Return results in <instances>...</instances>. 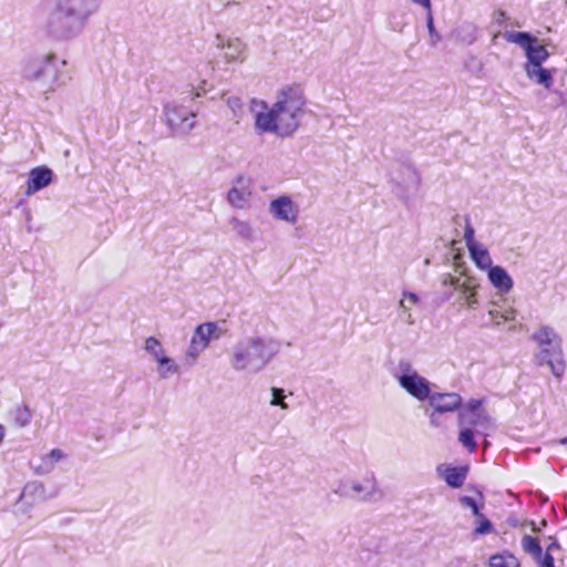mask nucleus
<instances>
[{"instance_id":"obj_6","label":"nucleus","mask_w":567,"mask_h":567,"mask_svg":"<svg viewBox=\"0 0 567 567\" xmlns=\"http://www.w3.org/2000/svg\"><path fill=\"white\" fill-rule=\"evenodd\" d=\"M395 378L400 386L419 401L429 400L432 394L431 382L419 374L406 360L399 361Z\"/></svg>"},{"instance_id":"obj_7","label":"nucleus","mask_w":567,"mask_h":567,"mask_svg":"<svg viewBox=\"0 0 567 567\" xmlns=\"http://www.w3.org/2000/svg\"><path fill=\"white\" fill-rule=\"evenodd\" d=\"M504 39L509 43L519 45L526 54L527 63L525 65H542L548 58L549 52L542 45L538 39L528 32L506 31Z\"/></svg>"},{"instance_id":"obj_1","label":"nucleus","mask_w":567,"mask_h":567,"mask_svg":"<svg viewBox=\"0 0 567 567\" xmlns=\"http://www.w3.org/2000/svg\"><path fill=\"white\" fill-rule=\"evenodd\" d=\"M305 105L303 90L299 85L286 86L278 92L271 109L257 113L256 128L280 137L291 136L300 126Z\"/></svg>"},{"instance_id":"obj_14","label":"nucleus","mask_w":567,"mask_h":567,"mask_svg":"<svg viewBox=\"0 0 567 567\" xmlns=\"http://www.w3.org/2000/svg\"><path fill=\"white\" fill-rule=\"evenodd\" d=\"M54 173L45 165L32 168L28 174L24 195L30 197L53 182Z\"/></svg>"},{"instance_id":"obj_47","label":"nucleus","mask_w":567,"mask_h":567,"mask_svg":"<svg viewBox=\"0 0 567 567\" xmlns=\"http://www.w3.org/2000/svg\"><path fill=\"white\" fill-rule=\"evenodd\" d=\"M445 288H446V290L444 292V296H445V299L449 300L454 293H456V291H454L453 288L450 286H447Z\"/></svg>"},{"instance_id":"obj_5","label":"nucleus","mask_w":567,"mask_h":567,"mask_svg":"<svg viewBox=\"0 0 567 567\" xmlns=\"http://www.w3.org/2000/svg\"><path fill=\"white\" fill-rule=\"evenodd\" d=\"M58 63L53 53L29 58L24 61L22 76L28 81L40 82L45 91H53L59 82Z\"/></svg>"},{"instance_id":"obj_48","label":"nucleus","mask_w":567,"mask_h":567,"mask_svg":"<svg viewBox=\"0 0 567 567\" xmlns=\"http://www.w3.org/2000/svg\"><path fill=\"white\" fill-rule=\"evenodd\" d=\"M504 19H505V12L504 11L497 12L496 22L501 23Z\"/></svg>"},{"instance_id":"obj_9","label":"nucleus","mask_w":567,"mask_h":567,"mask_svg":"<svg viewBox=\"0 0 567 567\" xmlns=\"http://www.w3.org/2000/svg\"><path fill=\"white\" fill-rule=\"evenodd\" d=\"M220 336L221 329L216 322H205L197 326L185 353L186 362L189 365L194 364L200 353L209 346L210 340H217Z\"/></svg>"},{"instance_id":"obj_27","label":"nucleus","mask_w":567,"mask_h":567,"mask_svg":"<svg viewBox=\"0 0 567 567\" xmlns=\"http://www.w3.org/2000/svg\"><path fill=\"white\" fill-rule=\"evenodd\" d=\"M491 567H519L518 559L511 553L495 554L489 558Z\"/></svg>"},{"instance_id":"obj_32","label":"nucleus","mask_w":567,"mask_h":567,"mask_svg":"<svg viewBox=\"0 0 567 567\" xmlns=\"http://www.w3.org/2000/svg\"><path fill=\"white\" fill-rule=\"evenodd\" d=\"M488 423V417L484 413V411L476 412L473 416H468L467 419H460V424H468L472 426H483Z\"/></svg>"},{"instance_id":"obj_49","label":"nucleus","mask_w":567,"mask_h":567,"mask_svg":"<svg viewBox=\"0 0 567 567\" xmlns=\"http://www.w3.org/2000/svg\"><path fill=\"white\" fill-rule=\"evenodd\" d=\"M4 439V427L0 424V444L2 443Z\"/></svg>"},{"instance_id":"obj_33","label":"nucleus","mask_w":567,"mask_h":567,"mask_svg":"<svg viewBox=\"0 0 567 567\" xmlns=\"http://www.w3.org/2000/svg\"><path fill=\"white\" fill-rule=\"evenodd\" d=\"M458 441L464 447L473 452L476 450V442L474 441V432L471 429H464L460 432Z\"/></svg>"},{"instance_id":"obj_2","label":"nucleus","mask_w":567,"mask_h":567,"mask_svg":"<svg viewBox=\"0 0 567 567\" xmlns=\"http://www.w3.org/2000/svg\"><path fill=\"white\" fill-rule=\"evenodd\" d=\"M280 342L265 336H250L239 340L231 349L229 364L238 372L258 373L279 353Z\"/></svg>"},{"instance_id":"obj_15","label":"nucleus","mask_w":567,"mask_h":567,"mask_svg":"<svg viewBox=\"0 0 567 567\" xmlns=\"http://www.w3.org/2000/svg\"><path fill=\"white\" fill-rule=\"evenodd\" d=\"M269 213L279 220L295 224L298 218V206L289 196H280L270 202Z\"/></svg>"},{"instance_id":"obj_53","label":"nucleus","mask_w":567,"mask_h":567,"mask_svg":"<svg viewBox=\"0 0 567 567\" xmlns=\"http://www.w3.org/2000/svg\"><path fill=\"white\" fill-rule=\"evenodd\" d=\"M560 442L561 444H567V437L563 439Z\"/></svg>"},{"instance_id":"obj_18","label":"nucleus","mask_w":567,"mask_h":567,"mask_svg":"<svg viewBox=\"0 0 567 567\" xmlns=\"http://www.w3.org/2000/svg\"><path fill=\"white\" fill-rule=\"evenodd\" d=\"M251 192L248 186V181L244 177H238L236 184L230 188L227 194L229 204L236 208H244L249 198Z\"/></svg>"},{"instance_id":"obj_23","label":"nucleus","mask_w":567,"mask_h":567,"mask_svg":"<svg viewBox=\"0 0 567 567\" xmlns=\"http://www.w3.org/2000/svg\"><path fill=\"white\" fill-rule=\"evenodd\" d=\"M229 225L236 235L244 240H252L255 237V229L247 220H241L236 217L229 219Z\"/></svg>"},{"instance_id":"obj_34","label":"nucleus","mask_w":567,"mask_h":567,"mask_svg":"<svg viewBox=\"0 0 567 567\" xmlns=\"http://www.w3.org/2000/svg\"><path fill=\"white\" fill-rule=\"evenodd\" d=\"M426 28L430 35V44L435 47L442 38L434 27V18L432 12H426Z\"/></svg>"},{"instance_id":"obj_13","label":"nucleus","mask_w":567,"mask_h":567,"mask_svg":"<svg viewBox=\"0 0 567 567\" xmlns=\"http://www.w3.org/2000/svg\"><path fill=\"white\" fill-rule=\"evenodd\" d=\"M522 549L530 556L537 567H555L553 554L543 553L539 539L530 535H524L520 542Z\"/></svg>"},{"instance_id":"obj_38","label":"nucleus","mask_w":567,"mask_h":567,"mask_svg":"<svg viewBox=\"0 0 567 567\" xmlns=\"http://www.w3.org/2000/svg\"><path fill=\"white\" fill-rule=\"evenodd\" d=\"M458 502L460 504L463 506V507H467V508H471L472 509V513L478 517V516H482V513H481V506L476 503V501L471 497V496H461L458 498Z\"/></svg>"},{"instance_id":"obj_28","label":"nucleus","mask_w":567,"mask_h":567,"mask_svg":"<svg viewBox=\"0 0 567 567\" xmlns=\"http://www.w3.org/2000/svg\"><path fill=\"white\" fill-rule=\"evenodd\" d=\"M13 422L18 427H25L30 424L32 412L27 404L18 405L12 410Z\"/></svg>"},{"instance_id":"obj_19","label":"nucleus","mask_w":567,"mask_h":567,"mask_svg":"<svg viewBox=\"0 0 567 567\" xmlns=\"http://www.w3.org/2000/svg\"><path fill=\"white\" fill-rule=\"evenodd\" d=\"M491 284L502 293H507L513 288V280L508 272L501 266H493L488 269Z\"/></svg>"},{"instance_id":"obj_4","label":"nucleus","mask_w":567,"mask_h":567,"mask_svg":"<svg viewBox=\"0 0 567 567\" xmlns=\"http://www.w3.org/2000/svg\"><path fill=\"white\" fill-rule=\"evenodd\" d=\"M532 339L540 348L535 354L537 363L548 365L551 373L560 378L565 373L566 365L559 336L551 327L543 326L533 333Z\"/></svg>"},{"instance_id":"obj_30","label":"nucleus","mask_w":567,"mask_h":567,"mask_svg":"<svg viewBox=\"0 0 567 567\" xmlns=\"http://www.w3.org/2000/svg\"><path fill=\"white\" fill-rule=\"evenodd\" d=\"M144 349L155 361L165 354V349L155 337L146 338Z\"/></svg>"},{"instance_id":"obj_11","label":"nucleus","mask_w":567,"mask_h":567,"mask_svg":"<svg viewBox=\"0 0 567 567\" xmlns=\"http://www.w3.org/2000/svg\"><path fill=\"white\" fill-rule=\"evenodd\" d=\"M196 113L174 101L164 106L165 123L174 133H188L195 126Z\"/></svg>"},{"instance_id":"obj_12","label":"nucleus","mask_w":567,"mask_h":567,"mask_svg":"<svg viewBox=\"0 0 567 567\" xmlns=\"http://www.w3.org/2000/svg\"><path fill=\"white\" fill-rule=\"evenodd\" d=\"M215 47L223 52L226 63L245 61L246 44L239 38L216 34Z\"/></svg>"},{"instance_id":"obj_26","label":"nucleus","mask_w":567,"mask_h":567,"mask_svg":"<svg viewBox=\"0 0 567 567\" xmlns=\"http://www.w3.org/2000/svg\"><path fill=\"white\" fill-rule=\"evenodd\" d=\"M156 362L158 363L157 372L161 379H168L171 375L178 372V365L172 358L167 357L166 353Z\"/></svg>"},{"instance_id":"obj_3","label":"nucleus","mask_w":567,"mask_h":567,"mask_svg":"<svg viewBox=\"0 0 567 567\" xmlns=\"http://www.w3.org/2000/svg\"><path fill=\"white\" fill-rule=\"evenodd\" d=\"M87 20L63 0H58L44 22V32L51 39L64 41L76 38Z\"/></svg>"},{"instance_id":"obj_41","label":"nucleus","mask_w":567,"mask_h":567,"mask_svg":"<svg viewBox=\"0 0 567 567\" xmlns=\"http://www.w3.org/2000/svg\"><path fill=\"white\" fill-rule=\"evenodd\" d=\"M226 102H227V105L229 106V109L234 113H237L238 111L241 110L243 103H241L239 97L230 96V97L227 99Z\"/></svg>"},{"instance_id":"obj_40","label":"nucleus","mask_w":567,"mask_h":567,"mask_svg":"<svg viewBox=\"0 0 567 567\" xmlns=\"http://www.w3.org/2000/svg\"><path fill=\"white\" fill-rule=\"evenodd\" d=\"M403 299L400 301L399 306L405 312L411 309V306L416 305L419 302V297L414 292L405 291L403 292Z\"/></svg>"},{"instance_id":"obj_51","label":"nucleus","mask_w":567,"mask_h":567,"mask_svg":"<svg viewBox=\"0 0 567 567\" xmlns=\"http://www.w3.org/2000/svg\"><path fill=\"white\" fill-rule=\"evenodd\" d=\"M406 321L409 323H413L414 322L413 319H412V315L411 313H408Z\"/></svg>"},{"instance_id":"obj_50","label":"nucleus","mask_w":567,"mask_h":567,"mask_svg":"<svg viewBox=\"0 0 567 567\" xmlns=\"http://www.w3.org/2000/svg\"><path fill=\"white\" fill-rule=\"evenodd\" d=\"M203 93H205V90H203V91H199V90H198V91L194 94V96H193L192 99H194V97H199V96H202V95H203Z\"/></svg>"},{"instance_id":"obj_46","label":"nucleus","mask_w":567,"mask_h":567,"mask_svg":"<svg viewBox=\"0 0 567 567\" xmlns=\"http://www.w3.org/2000/svg\"><path fill=\"white\" fill-rule=\"evenodd\" d=\"M413 3L422 6L426 9V12H432L431 0H411Z\"/></svg>"},{"instance_id":"obj_20","label":"nucleus","mask_w":567,"mask_h":567,"mask_svg":"<svg viewBox=\"0 0 567 567\" xmlns=\"http://www.w3.org/2000/svg\"><path fill=\"white\" fill-rule=\"evenodd\" d=\"M86 20L99 11L104 0H63Z\"/></svg>"},{"instance_id":"obj_36","label":"nucleus","mask_w":567,"mask_h":567,"mask_svg":"<svg viewBox=\"0 0 567 567\" xmlns=\"http://www.w3.org/2000/svg\"><path fill=\"white\" fill-rule=\"evenodd\" d=\"M483 411L481 409L480 400H471L467 405L460 411V419H467L468 416H473L476 412Z\"/></svg>"},{"instance_id":"obj_52","label":"nucleus","mask_w":567,"mask_h":567,"mask_svg":"<svg viewBox=\"0 0 567 567\" xmlns=\"http://www.w3.org/2000/svg\"><path fill=\"white\" fill-rule=\"evenodd\" d=\"M231 4H237V2L226 1V2L224 3V7H225V8H228V7H229V6H231Z\"/></svg>"},{"instance_id":"obj_17","label":"nucleus","mask_w":567,"mask_h":567,"mask_svg":"<svg viewBox=\"0 0 567 567\" xmlns=\"http://www.w3.org/2000/svg\"><path fill=\"white\" fill-rule=\"evenodd\" d=\"M68 458V454L61 449H53L49 453L41 456L38 464L33 465V472L37 475H48L55 468L59 462Z\"/></svg>"},{"instance_id":"obj_35","label":"nucleus","mask_w":567,"mask_h":567,"mask_svg":"<svg viewBox=\"0 0 567 567\" xmlns=\"http://www.w3.org/2000/svg\"><path fill=\"white\" fill-rule=\"evenodd\" d=\"M272 399L270 404L274 406H280L282 410H287L289 406L285 402V392L279 388H271Z\"/></svg>"},{"instance_id":"obj_25","label":"nucleus","mask_w":567,"mask_h":567,"mask_svg":"<svg viewBox=\"0 0 567 567\" xmlns=\"http://www.w3.org/2000/svg\"><path fill=\"white\" fill-rule=\"evenodd\" d=\"M488 316L496 326L503 322L513 321L515 319V310L513 308L502 309L493 303V307L488 310Z\"/></svg>"},{"instance_id":"obj_24","label":"nucleus","mask_w":567,"mask_h":567,"mask_svg":"<svg viewBox=\"0 0 567 567\" xmlns=\"http://www.w3.org/2000/svg\"><path fill=\"white\" fill-rule=\"evenodd\" d=\"M466 478V468L464 467H447L444 473V480L451 487L457 488L464 484Z\"/></svg>"},{"instance_id":"obj_31","label":"nucleus","mask_w":567,"mask_h":567,"mask_svg":"<svg viewBox=\"0 0 567 567\" xmlns=\"http://www.w3.org/2000/svg\"><path fill=\"white\" fill-rule=\"evenodd\" d=\"M45 493V487L40 482H31L28 483L22 492L23 496H32L34 498H43Z\"/></svg>"},{"instance_id":"obj_45","label":"nucleus","mask_w":567,"mask_h":567,"mask_svg":"<svg viewBox=\"0 0 567 567\" xmlns=\"http://www.w3.org/2000/svg\"><path fill=\"white\" fill-rule=\"evenodd\" d=\"M442 412H435V410H433L432 413H430V423L432 426H440L441 422H440V414Z\"/></svg>"},{"instance_id":"obj_21","label":"nucleus","mask_w":567,"mask_h":567,"mask_svg":"<svg viewBox=\"0 0 567 567\" xmlns=\"http://www.w3.org/2000/svg\"><path fill=\"white\" fill-rule=\"evenodd\" d=\"M467 249L471 258L480 269H489V267H493L489 252L483 244L478 243Z\"/></svg>"},{"instance_id":"obj_10","label":"nucleus","mask_w":567,"mask_h":567,"mask_svg":"<svg viewBox=\"0 0 567 567\" xmlns=\"http://www.w3.org/2000/svg\"><path fill=\"white\" fill-rule=\"evenodd\" d=\"M442 285L443 287L450 286L454 291H456V302H458L461 307H467L470 309L476 308L478 302L476 298V289L478 285L474 278L463 276V274L460 276H452L447 274L444 276Z\"/></svg>"},{"instance_id":"obj_29","label":"nucleus","mask_w":567,"mask_h":567,"mask_svg":"<svg viewBox=\"0 0 567 567\" xmlns=\"http://www.w3.org/2000/svg\"><path fill=\"white\" fill-rule=\"evenodd\" d=\"M477 28L471 22L462 23L456 30L457 39L466 44H472L476 40Z\"/></svg>"},{"instance_id":"obj_42","label":"nucleus","mask_w":567,"mask_h":567,"mask_svg":"<svg viewBox=\"0 0 567 567\" xmlns=\"http://www.w3.org/2000/svg\"><path fill=\"white\" fill-rule=\"evenodd\" d=\"M406 173H408L410 184L412 186H417L420 183V178H419L416 172L412 168H406Z\"/></svg>"},{"instance_id":"obj_44","label":"nucleus","mask_w":567,"mask_h":567,"mask_svg":"<svg viewBox=\"0 0 567 567\" xmlns=\"http://www.w3.org/2000/svg\"><path fill=\"white\" fill-rule=\"evenodd\" d=\"M550 543L546 546V551L553 554V551L560 549V544L554 537H549Z\"/></svg>"},{"instance_id":"obj_39","label":"nucleus","mask_w":567,"mask_h":567,"mask_svg":"<svg viewBox=\"0 0 567 567\" xmlns=\"http://www.w3.org/2000/svg\"><path fill=\"white\" fill-rule=\"evenodd\" d=\"M478 525L474 530L475 535H486L493 532V524L483 514L478 516Z\"/></svg>"},{"instance_id":"obj_22","label":"nucleus","mask_w":567,"mask_h":567,"mask_svg":"<svg viewBox=\"0 0 567 567\" xmlns=\"http://www.w3.org/2000/svg\"><path fill=\"white\" fill-rule=\"evenodd\" d=\"M525 71H526V74L527 76L535 81L536 83L540 84V85H544L546 89H549L553 84V76H551V73L542 68V65L539 66H535V65H525Z\"/></svg>"},{"instance_id":"obj_37","label":"nucleus","mask_w":567,"mask_h":567,"mask_svg":"<svg viewBox=\"0 0 567 567\" xmlns=\"http://www.w3.org/2000/svg\"><path fill=\"white\" fill-rule=\"evenodd\" d=\"M475 230L473 226L471 225L470 218H465V228H464V241L467 248L478 244V241L474 238Z\"/></svg>"},{"instance_id":"obj_16","label":"nucleus","mask_w":567,"mask_h":567,"mask_svg":"<svg viewBox=\"0 0 567 567\" xmlns=\"http://www.w3.org/2000/svg\"><path fill=\"white\" fill-rule=\"evenodd\" d=\"M429 403L435 412H452L457 410L462 404V398L457 393H439L434 392L429 398Z\"/></svg>"},{"instance_id":"obj_43","label":"nucleus","mask_w":567,"mask_h":567,"mask_svg":"<svg viewBox=\"0 0 567 567\" xmlns=\"http://www.w3.org/2000/svg\"><path fill=\"white\" fill-rule=\"evenodd\" d=\"M527 524L530 526L533 533L538 534L540 533L542 528L547 525V520L542 519L539 524H536L535 522L530 520Z\"/></svg>"},{"instance_id":"obj_8","label":"nucleus","mask_w":567,"mask_h":567,"mask_svg":"<svg viewBox=\"0 0 567 567\" xmlns=\"http://www.w3.org/2000/svg\"><path fill=\"white\" fill-rule=\"evenodd\" d=\"M332 491L340 497L363 502L371 501L379 492L373 476L365 477L362 481L351 478L339 480Z\"/></svg>"}]
</instances>
